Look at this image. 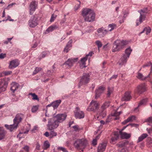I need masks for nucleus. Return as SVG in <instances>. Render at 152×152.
<instances>
[{
    "mask_svg": "<svg viewBox=\"0 0 152 152\" xmlns=\"http://www.w3.org/2000/svg\"><path fill=\"white\" fill-rule=\"evenodd\" d=\"M82 15L86 21L91 22L94 21L95 19V14L90 9L87 8L83 9L82 12Z\"/></svg>",
    "mask_w": 152,
    "mask_h": 152,
    "instance_id": "f257e3e1",
    "label": "nucleus"
},
{
    "mask_svg": "<svg viewBox=\"0 0 152 152\" xmlns=\"http://www.w3.org/2000/svg\"><path fill=\"white\" fill-rule=\"evenodd\" d=\"M128 44V42L126 40H116L114 42L112 49V51L115 52L119 51L124 48Z\"/></svg>",
    "mask_w": 152,
    "mask_h": 152,
    "instance_id": "f03ea898",
    "label": "nucleus"
},
{
    "mask_svg": "<svg viewBox=\"0 0 152 152\" xmlns=\"http://www.w3.org/2000/svg\"><path fill=\"white\" fill-rule=\"evenodd\" d=\"M132 51V50L130 48H128L125 50V54H123L118 62L119 65L122 66L126 64Z\"/></svg>",
    "mask_w": 152,
    "mask_h": 152,
    "instance_id": "7ed1b4c3",
    "label": "nucleus"
},
{
    "mask_svg": "<svg viewBox=\"0 0 152 152\" xmlns=\"http://www.w3.org/2000/svg\"><path fill=\"white\" fill-rule=\"evenodd\" d=\"M87 144V141L86 139H79L75 141L74 143V145L76 148L82 149V151H83V149L85 148Z\"/></svg>",
    "mask_w": 152,
    "mask_h": 152,
    "instance_id": "20e7f679",
    "label": "nucleus"
},
{
    "mask_svg": "<svg viewBox=\"0 0 152 152\" xmlns=\"http://www.w3.org/2000/svg\"><path fill=\"white\" fill-rule=\"evenodd\" d=\"M59 125V123L53 117L48 120L47 127L49 130H52L56 129Z\"/></svg>",
    "mask_w": 152,
    "mask_h": 152,
    "instance_id": "39448f33",
    "label": "nucleus"
},
{
    "mask_svg": "<svg viewBox=\"0 0 152 152\" xmlns=\"http://www.w3.org/2000/svg\"><path fill=\"white\" fill-rule=\"evenodd\" d=\"M99 104L96 101L92 100L90 104L87 109V110L89 111L95 112L99 108Z\"/></svg>",
    "mask_w": 152,
    "mask_h": 152,
    "instance_id": "423d86ee",
    "label": "nucleus"
},
{
    "mask_svg": "<svg viewBox=\"0 0 152 152\" xmlns=\"http://www.w3.org/2000/svg\"><path fill=\"white\" fill-rule=\"evenodd\" d=\"M90 80V75L88 73H84L81 78L79 83V86L86 84L89 83Z\"/></svg>",
    "mask_w": 152,
    "mask_h": 152,
    "instance_id": "0eeeda50",
    "label": "nucleus"
},
{
    "mask_svg": "<svg viewBox=\"0 0 152 152\" xmlns=\"http://www.w3.org/2000/svg\"><path fill=\"white\" fill-rule=\"evenodd\" d=\"M140 70H142L144 72L150 71L149 73L150 74L152 71V64L151 62L146 64L141 68Z\"/></svg>",
    "mask_w": 152,
    "mask_h": 152,
    "instance_id": "6e6552de",
    "label": "nucleus"
},
{
    "mask_svg": "<svg viewBox=\"0 0 152 152\" xmlns=\"http://www.w3.org/2000/svg\"><path fill=\"white\" fill-rule=\"evenodd\" d=\"M78 60L77 58H69L63 64L68 66L69 68L71 67L74 64L77 62Z\"/></svg>",
    "mask_w": 152,
    "mask_h": 152,
    "instance_id": "1a4fd4ad",
    "label": "nucleus"
},
{
    "mask_svg": "<svg viewBox=\"0 0 152 152\" xmlns=\"http://www.w3.org/2000/svg\"><path fill=\"white\" fill-rule=\"evenodd\" d=\"M121 113H122L121 111L119 112H115L114 114L108 116L107 119L106 121V122H108L110 121L111 119H113L114 120L119 119V116Z\"/></svg>",
    "mask_w": 152,
    "mask_h": 152,
    "instance_id": "9d476101",
    "label": "nucleus"
},
{
    "mask_svg": "<svg viewBox=\"0 0 152 152\" xmlns=\"http://www.w3.org/2000/svg\"><path fill=\"white\" fill-rule=\"evenodd\" d=\"M29 26L31 28H34L38 24V18L36 17L31 18L28 21Z\"/></svg>",
    "mask_w": 152,
    "mask_h": 152,
    "instance_id": "9b49d317",
    "label": "nucleus"
},
{
    "mask_svg": "<svg viewBox=\"0 0 152 152\" xmlns=\"http://www.w3.org/2000/svg\"><path fill=\"white\" fill-rule=\"evenodd\" d=\"M66 114H58L54 117L59 124L66 119Z\"/></svg>",
    "mask_w": 152,
    "mask_h": 152,
    "instance_id": "f8f14e48",
    "label": "nucleus"
},
{
    "mask_svg": "<svg viewBox=\"0 0 152 152\" xmlns=\"http://www.w3.org/2000/svg\"><path fill=\"white\" fill-rule=\"evenodd\" d=\"M138 12L140 13V15L139 17V19L136 20V26H138L145 19V18L143 15V13H145V11L141 10L138 11Z\"/></svg>",
    "mask_w": 152,
    "mask_h": 152,
    "instance_id": "ddd939ff",
    "label": "nucleus"
},
{
    "mask_svg": "<svg viewBox=\"0 0 152 152\" xmlns=\"http://www.w3.org/2000/svg\"><path fill=\"white\" fill-rule=\"evenodd\" d=\"M75 118H77L81 119L84 117V114L83 111L80 110L78 107H76V111L75 113Z\"/></svg>",
    "mask_w": 152,
    "mask_h": 152,
    "instance_id": "4468645a",
    "label": "nucleus"
},
{
    "mask_svg": "<svg viewBox=\"0 0 152 152\" xmlns=\"http://www.w3.org/2000/svg\"><path fill=\"white\" fill-rule=\"evenodd\" d=\"M126 144L125 142L123 141L120 142L117 144L118 147V151L119 152H126Z\"/></svg>",
    "mask_w": 152,
    "mask_h": 152,
    "instance_id": "2eb2a0df",
    "label": "nucleus"
},
{
    "mask_svg": "<svg viewBox=\"0 0 152 152\" xmlns=\"http://www.w3.org/2000/svg\"><path fill=\"white\" fill-rule=\"evenodd\" d=\"M145 90V85L144 84H141L138 86L135 91L136 93L139 94H141Z\"/></svg>",
    "mask_w": 152,
    "mask_h": 152,
    "instance_id": "dca6fc26",
    "label": "nucleus"
},
{
    "mask_svg": "<svg viewBox=\"0 0 152 152\" xmlns=\"http://www.w3.org/2000/svg\"><path fill=\"white\" fill-rule=\"evenodd\" d=\"M23 117V115L21 113L17 114L13 120V123H16L18 125L21 121Z\"/></svg>",
    "mask_w": 152,
    "mask_h": 152,
    "instance_id": "f3484780",
    "label": "nucleus"
},
{
    "mask_svg": "<svg viewBox=\"0 0 152 152\" xmlns=\"http://www.w3.org/2000/svg\"><path fill=\"white\" fill-rule=\"evenodd\" d=\"M97 31L98 35L100 37H104L108 32L107 30L104 29L103 27L98 29Z\"/></svg>",
    "mask_w": 152,
    "mask_h": 152,
    "instance_id": "a211bd4d",
    "label": "nucleus"
},
{
    "mask_svg": "<svg viewBox=\"0 0 152 152\" xmlns=\"http://www.w3.org/2000/svg\"><path fill=\"white\" fill-rule=\"evenodd\" d=\"M105 87L102 86H99L95 91V98H98L105 90Z\"/></svg>",
    "mask_w": 152,
    "mask_h": 152,
    "instance_id": "6ab92c4d",
    "label": "nucleus"
},
{
    "mask_svg": "<svg viewBox=\"0 0 152 152\" xmlns=\"http://www.w3.org/2000/svg\"><path fill=\"white\" fill-rule=\"evenodd\" d=\"M7 86L4 80L2 79H0V93L6 90Z\"/></svg>",
    "mask_w": 152,
    "mask_h": 152,
    "instance_id": "aec40b11",
    "label": "nucleus"
},
{
    "mask_svg": "<svg viewBox=\"0 0 152 152\" xmlns=\"http://www.w3.org/2000/svg\"><path fill=\"white\" fill-rule=\"evenodd\" d=\"M19 64V62L17 60H12L10 61L9 67L10 69L15 68L18 66Z\"/></svg>",
    "mask_w": 152,
    "mask_h": 152,
    "instance_id": "412c9836",
    "label": "nucleus"
},
{
    "mask_svg": "<svg viewBox=\"0 0 152 152\" xmlns=\"http://www.w3.org/2000/svg\"><path fill=\"white\" fill-rule=\"evenodd\" d=\"M37 6L35 1H32L31 2L30 5V13L31 15H32L33 12L35 11Z\"/></svg>",
    "mask_w": 152,
    "mask_h": 152,
    "instance_id": "4be33fe9",
    "label": "nucleus"
},
{
    "mask_svg": "<svg viewBox=\"0 0 152 152\" xmlns=\"http://www.w3.org/2000/svg\"><path fill=\"white\" fill-rule=\"evenodd\" d=\"M18 126V125L14 123L12 125H8L7 124H5L4 125V126L6 129L9 130L10 132H12L14 129H16Z\"/></svg>",
    "mask_w": 152,
    "mask_h": 152,
    "instance_id": "5701e85b",
    "label": "nucleus"
},
{
    "mask_svg": "<svg viewBox=\"0 0 152 152\" xmlns=\"http://www.w3.org/2000/svg\"><path fill=\"white\" fill-rule=\"evenodd\" d=\"M130 94V91L126 92L124 94V96L122 97L121 100L122 101H128L130 100L131 98Z\"/></svg>",
    "mask_w": 152,
    "mask_h": 152,
    "instance_id": "b1692460",
    "label": "nucleus"
},
{
    "mask_svg": "<svg viewBox=\"0 0 152 152\" xmlns=\"http://www.w3.org/2000/svg\"><path fill=\"white\" fill-rule=\"evenodd\" d=\"M120 134L121 138L122 139H128L131 136V134H128L125 132H122L121 131H120Z\"/></svg>",
    "mask_w": 152,
    "mask_h": 152,
    "instance_id": "393cba45",
    "label": "nucleus"
},
{
    "mask_svg": "<svg viewBox=\"0 0 152 152\" xmlns=\"http://www.w3.org/2000/svg\"><path fill=\"white\" fill-rule=\"evenodd\" d=\"M6 132L3 127L0 126V140L5 138Z\"/></svg>",
    "mask_w": 152,
    "mask_h": 152,
    "instance_id": "a878e982",
    "label": "nucleus"
},
{
    "mask_svg": "<svg viewBox=\"0 0 152 152\" xmlns=\"http://www.w3.org/2000/svg\"><path fill=\"white\" fill-rule=\"evenodd\" d=\"M106 144L105 143H103L100 144L98 147L97 152H103L106 148Z\"/></svg>",
    "mask_w": 152,
    "mask_h": 152,
    "instance_id": "bb28decb",
    "label": "nucleus"
},
{
    "mask_svg": "<svg viewBox=\"0 0 152 152\" xmlns=\"http://www.w3.org/2000/svg\"><path fill=\"white\" fill-rule=\"evenodd\" d=\"M72 40H70L67 43L66 46L64 48V52L67 53L70 50V48L72 47Z\"/></svg>",
    "mask_w": 152,
    "mask_h": 152,
    "instance_id": "cd10ccee",
    "label": "nucleus"
},
{
    "mask_svg": "<svg viewBox=\"0 0 152 152\" xmlns=\"http://www.w3.org/2000/svg\"><path fill=\"white\" fill-rule=\"evenodd\" d=\"M150 76V74H149L146 76H144L143 75L138 72L137 73V77L140 80H144L147 78L149 77Z\"/></svg>",
    "mask_w": 152,
    "mask_h": 152,
    "instance_id": "c85d7f7f",
    "label": "nucleus"
},
{
    "mask_svg": "<svg viewBox=\"0 0 152 152\" xmlns=\"http://www.w3.org/2000/svg\"><path fill=\"white\" fill-rule=\"evenodd\" d=\"M19 85L15 82H12L11 84V89L13 92L17 90L18 88Z\"/></svg>",
    "mask_w": 152,
    "mask_h": 152,
    "instance_id": "c756f323",
    "label": "nucleus"
},
{
    "mask_svg": "<svg viewBox=\"0 0 152 152\" xmlns=\"http://www.w3.org/2000/svg\"><path fill=\"white\" fill-rule=\"evenodd\" d=\"M61 102V99H58L52 102L53 107L54 109H56Z\"/></svg>",
    "mask_w": 152,
    "mask_h": 152,
    "instance_id": "7c9ffc66",
    "label": "nucleus"
},
{
    "mask_svg": "<svg viewBox=\"0 0 152 152\" xmlns=\"http://www.w3.org/2000/svg\"><path fill=\"white\" fill-rule=\"evenodd\" d=\"M135 117L134 116H131L129 117L126 120L122 122V123L123 124H125L128 122L133 121L135 119Z\"/></svg>",
    "mask_w": 152,
    "mask_h": 152,
    "instance_id": "2f4dec72",
    "label": "nucleus"
},
{
    "mask_svg": "<svg viewBox=\"0 0 152 152\" xmlns=\"http://www.w3.org/2000/svg\"><path fill=\"white\" fill-rule=\"evenodd\" d=\"M148 136V134L146 133H143L142 134L138 137V140L137 141V143H138L142 141L145 138H146Z\"/></svg>",
    "mask_w": 152,
    "mask_h": 152,
    "instance_id": "473e14b6",
    "label": "nucleus"
},
{
    "mask_svg": "<svg viewBox=\"0 0 152 152\" xmlns=\"http://www.w3.org/2000/svg\"><path fill=\"white\" fill-rule=\"evenodd\" d=\"M58 28V27L55 25H53L50 26L47 30L48 32L52 31Z\"/></svg>",
    "mask_w": 152,
    "mask_h": 152,
    "instance_id": "72a5a7b5",
    "label": "nucleus"
},
{
    "mask_svg": "<svg viewBox=\"0 0 152 152\" xmlns=\"http://www.w3.org/2000/svg\"><path fill=\"white\" fill-rule=\"evenodd\" d=\"M50 146V144L48 140L45 141L43 144L42 147L44 150H46L49 148Z\"/></svg>",
    "mask_w": 152,
    "mask_h": 152,
    "instance_id": "f704fd0d",
    "label": "nucleus"
},
{
    "mask_svg": "<svg viewBox=\"0 0 152 152\" xmlns=\"http://www.w3.org/2000/svg\"><path fill=\"white\" fill-rule=\"evenodd\" d=\"M118 134L117 132H115L114 134V136L111 139V142L113 143L115 142L118 139Z\"/></svg>",
    "mask_w": 152,
    "mask_h": 152,
    "instance_id": "c9c22d12",
    "label": "nucleus"
},
{
    "mask_svg": "<svg viewBox=\"0 0 152 152\" xmlns=\"http://www.w3.org/2000/svg\"><path fill=\"white\" fill-rule=\"evenodd\" d=\"M116 25L114 24H112L109 25L108 26V32L109 31H111L114 30L115 28L116 27Z\"/></svg>",
    "mask_w": 152,
    "mask_h": 152,
    "instance_id": "e433bc0d",
    "label": "nucleus"
},
{
    "mask_svg": "<svg viewBox=\"0 0 152 152\" xmlns=\"http://www.w3.org/2000/svg\"><path fill=\"white\" fill-rule=\"evenodd\" d=\"M39 105L33 106L31 109V112L33 113H35L37 112L39 109Z\"/></svg>",
    "mask_w": 152,
    "mask_h": 152,
    "instance_id": "4c0bfd02",
    "label": "nucleus"
},
{
    "mask_svg": "<svg viewBox=\"0 0 152 152\" xmlns=\"http://www.w3.org/2000/svg\"><path fill=\"white\" fill-rule=\"evenodd\" d=\"M29 95H31L32 97V99L33 100H37L39 101V99L38 98V96L36 95L35 93H31L29 94Z\"/></svg>",
    "mask_w": 152,
    "mask_h": 152,
    "instance_id": "58836bf2",
    "label": "nucleus"
},
{
    "mask_svg": "<svg viewBox=\"0 0 152 152\" xmlns=\"http://www.w3.org/2000/svg\"><path fill=\"white\" fill-rule=\"evenodd\" d=\"M151 30V28L150 27H145L142 33L145 32L146 34L147 35L150 33Z\"/></svg>",
    "mask_w": 152,
    "mask_h": 152,
    "instance_id": "ea45409f",
    "label": "nucleus"
},
{
    "mask_svg": "<svg viewBox=\"0 0 152 152\" xmlns=\"http://www.w3.org/2000/svg\"><path fill=\"white\" fill-rule=\"evenodd\" d=\"M57 135V133L54 130L51 131L50 134V137L49 138L50 139L56 136Z\"/></svg>",
    "mask_w": 152,
    "mask_h": 152,
    "instance_id": "a19ab883",
    "label": "nucleus"
},
{
    "mask_svg": "<svg viewBox=\"0 0 152 152\" xmlns=\"http://www.w3.org/2000/svg\"><path fill=\"white\" fill-rule=\"evenodd\" d=\"M110 102H105L102 106L101 108L102 110H104L105 109L108 107L110 105Z\"/></svg>",
    "mask_w": 152,
    "mask_h": 152,
    "instance_id": "79ce46f5",
    "label": "nucleus"
},
{
    "mask_svg": "<svg viewBox=\"0 0 152 152\" xmlns=\"http://www.w3.org/2000/svg\"><path fill=\"white\" fill-rule=\"evenodd\" d=\"M148 102V99H142L141 100L140 103H139L138 106H140L142 105H144L146 103Z\"/></svg>",
    "mask_w": 152,
    "mask_h": 152,
    "instance_id": "37998d69",
    "label": "nucleus"
},
{
    "mask_svg": "<svg viewBox=\"0 0 152 152\" xmlns=\"http://www.w3.org/2000/svg\"><path fill=\"white\" fill-rule=\"evenodd\" d=\"M87 59V58L86 57H85L82 58L80 60V62L84 66V67H86V62Z\"/></svg>",
    "mask_w": 152,
    "mask_h": 152,
    "instance_id": "c03bdc74",
    "label": "nucleus"
},
{
    "mask_svg": "<svg viewBox=\"0 0 152 152\" xmlns=\"http://www.w3.org/2000/svg\"><path fill=\"white\" fill-rule=\"evenodd\" d=\"M42 68L39 67H37L35 68V70L33 72V75H35L38 73L39 72L41 71L42 70Z\"/></svg>",
    "mask_w": 152,
    "mask_h": 152,
    "instance_id": "a18cd8bd",
    "label": "nucleus"
},
{
    "mask_svg": "<svg viewBox=\"0 0 152 152\" xmlns=\"http://www.w3.org/2000/svg\"><path fill=\"white\" fill-rule=\"evenodd\" d=\"M99 135L97 136L95 139L93 140L92 144L94 145H95L97 144V140L99 139Z\"/></svg>",
    "mask_w": 152,
    "mask_h": 152,
    "instance_id": "49530a36",
    "label": "nucleus"
},
{
    "mask_svg": "<svg viewBox=\"0 0 152 152\" xmlns=\"http://www.w3.org/2000/svg\"><path fill=\"white\" fill-rule=\"evenodd\" d=\"M113 88H110L108 87V91H107V96H108L109 97L110 96V95L113 92Z\"/></svg>",
    "mask_w": 152,
    "mask_h": 152,
    "instance_id": "de8ad7c7",
    "label": "nucleus"
},
{
    "mask_svg": "<svg viewBox=\"0 0 152 152\" xmlns=\"http://www.w3.org/2000/svg\"><path fill=\"white\" fill-rule=\"evenodd\" d=\"M57 17V15H56L52 14L51 15L50 20V22H53L56 19Z\"/></svg>",
    "mask_w": 152,
    "mask_h": 152,
    "instance_id": "09e8293b",
    "label": "nucleus"
},
{
    "mask_svg": "<svg viewBox=\"0 0 152 152\" xmlns=\"http://www.w3.org/2000/svg\"><path fill=\"white\" fill-rule=\"evenodd\" d=\"M72 128L74 129V131L75 132H79L81 129L77 125L73 126Z\"/></svg>",
    "mask_w": 152,
    "mask_h": 152,
    "instance_id": "8fccbe9b",
    "label": "nucleus"
},
{
    "mask_svg": "<svg viewBox=\"0 0 152 152\" xmlns=\"http://www.w3.org/2000/svg\"><path fill=\"white\" fill-rule=\"evenodd\" d=\"M96 44L97 45L99 49L102 46V44L101 42L99 40H97L95 42Z\"/></svg>",
    "mask_w": 152,
    "mask_h": 152,
    "instance_id": "3c124183",
    "label": "nucleus"
},
{
    "mask_svg": "<svg viewBox=\"0 0 152 152\" xmlns=\"http://www.w3.org/2000/svg\"><path fill=\"white\" fill-rule=\"evenodd\" d=\"M23 148L25 152H29V147L27 145H25Z\"/></svg>",
    "mask_w": 152,
    "mask_h": 152,
    "instance_id": "603ef678",
    "label": "nucleus"
},
{
    "mask_svg": "<svg viewBox=\"0 0 152 152\" xmlns=\"http://www.w3.org/2000/svg\"><path fill=\"white\" fill-rule=\"evenodd\" d=\"M59 150L62 151L64 152H68L66 148L63 147H59L58 148Z\"/></svg>",
    "mask_w": 152,
    "mask_h": 152,
    "instance_id": "864d4df0",
    "label": "nucleus"
},
{
    "mask_svg": "<svg viewBox=\"0 0 152 152\" xmlns=\"http://www.w3.org/2000/svg\"><path fill=\"white\" fill-rule=\"evenodd\" d=\"M79 3L77 4L75 7V10H77L80 7V1H79Z\"/></svg>",
    "mask_w": 152,
    "mask_h": 152,
    "instance_id": "5fc2aeb1",
    "label": "nucleus"
},
{
    "mask_svg": "<svg viewBox=\"0 0 152 152\" xmlns=\"http://www.w3.org/2000/svg\"><path fill=\"white\" fill-rule=\"evenodd\" d=\"M147 145L149 147L152 146V138L150 139L147 142Z\"/></svg>",
    "mask_w": 152,
    "mask_h": 152,
    "instance_id": "6e6d98bb",
    "label": "nucleus"
},
{
    "mask_svg": "<svg viewBox=\"0 0 152 152\" xmlns=\"http://www.w3.org/2000/svg\"><path fill=\"white\" fill-rule=\"evenodd\" d=\"M48 54V52H44L42 53V56L40 59L44 58Z\"/></svg>",
    "mask_w": 152,
    "mask_h": 152,
    "instance_id": "4d7b16f0",
    "label": "nucleus"
},
{
    "mask_svg": "<svg viewBox=\"0 0 152 152\" xmlns=\"http://www.w3.org/2000/svg\"><path fill=\"white\" fill-rule=\"evenodd\" d=\"M146 122L152 123V116L148 118L146 120Z\"/></svg>",
    "mask_w": 152,
    "mask_h": 152,
    "instance_id": "13d9d810",
    "label": "nucleus"
},
{
    "mask_svg": "<svg viewBox=\"0 0 152 152\" xmlns=\"http://www.w3.org/2000/svg\"><path fill=\"white\" fill-rule=\"evenodd\" d=\"M106 113L105 111H103L102 113H100V115L102 116L103 118H104L106 115Z\"/></svg>",
    "mask_w": 152,
    "mask_h": 152,
    "instance_id": "bf43d9fd",
    "label": "nucleus"
},
{
    "mask_svg": "<svg viewBox=\"0 0 152 152\" xmlns=\"http://www.w3.org/2000/svg\"><path fill=\"white\" fill-rule=\"evenodd\" d=\"M12 73V71H5L4 72V74H5V75H10Z\"/></svg>",
    "mask_w": 152,
    "mask_h": 152,
    "instance_id": "052dcab7",
    "label": "nucleus"
},
{
    "mask_svg": "<svg viewBox=\"0 0 152 152\" xmlns=\"http://www.w3.org/2000/svg\"><path fill=\"white\" fill-rule=\"evenodd\" d=\"M6 57V54L1 53L0 54V58L3 59Z\"/></svg>",
    "mask_w": 152,
    "mask_h": 152,
    "instance_id": "680f3d73",
    "label": "nucleus"
},
{
    "mask_svg": "<svg viewBox=\"0 0 152 152\" xmlns=\"http://www.w3.org/2000/svg\"><path fill=\"white\" fill-rule=\"evenodd\" d=\"M94 53L93 52L91 51L88 54L86 55V56L85 57H86L87 58L88 56H90L91 57L92 56V55L93 54H94Z\"/></svg>",
    "mask_w": 152,
    "mask_h": 152,
    "instance_id": "e2e57ef3",
    "label": "nucleus"
},
{
    "mask_svg": "<svg viewBox=\"0 0 152 152\" xmlns=\"http://www.w3.org/2000/svg\"><path fill=\"white\" fill-rule=\"evenodd\" d=\"M40 148V145L38 143H37L36 144V149L37 150H39Z\"/></svg>",
    "mask_w": 152,
    "mask_h": 152,
    "instance_id": "0e129e2a",
    "label": "nucleus"
},
{
    "mask_svg": "<svg viewBox=\"0 0 152 152\" xmlns=\"http://www.w3.org/2000/svg\"><path fill=\"white\" fill-rule=\"evenodd\" d=\"M44 135L47 137H50V134L48 132H46L44 134Z\"/></svg>",
    "mask_w": 152,
    "mask_h": 152,
    "instance_id": "69168bd1",
    "label": "nucleus"
},
{
    "mask_svg": "<svg viewBox=\"0 0 152 152\" xmlns=\"http://www.w3.org/2000/svg\"><path fill=\"white\" fill-rule=\"evenodd\" d=\"M117 77V75H113L111 78H110V80L113 79H115Z\"/></svg>",
    "mask_w": 152,
    "mask_h": 152,
    "instance_id": "338daca9",
    "label": "nucleus"
},
{
    "mask_svg": "<svg viewBox=\"0 0 152 152\" xmlns=\"http://www.w3.org/2000/svg\"><path fill=\"white\" fill-rule=\"evenodd\" d=\"M9 20L10 21H14L13 20L11 19L9 15L7 16V19H6V20Z\"/></svg>",
    "mask_w": 152,
    "mask_h": 152,
    "instance_id": "774afa93",
    "label": "nucleus"
}]
</instances>
